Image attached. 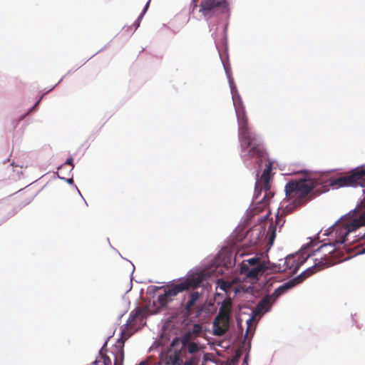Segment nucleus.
Returning a JSON list of instances; mask_svg holds the SVG:
<instances>
[{"label":"nucleus","mask_w":365,"mask_h":365,"mask_svg":"<svg viewBox=\"0 0 365 365\" xmlns=\"http://www.w3.org/2000/svg\"><path fill=\"white\" fill-rule=\"evenodd\" d=\"M334 250V248L331 245L323 244L307 257H303L302 255H289L284 259H279L277 271L279 272L289 271V274H294L308 258L314 257V265L307 269L298 277L301 279L300 281H303L317 272L328 267L330 265V259L328 255Z\"/></svg>","instance_id":"nucleus-1"},{"label":"nucleus","mask_w":365,"mask_h":365,"mask_svg":"<svg viewBox=\"0 0 365 365\" xmlns=\"http://www.w3.org/2000/svg\"><path fill=\"white\" fill-rule=\"evenodd\" d=\"M234 105L237 118L240 147L242 152L245 153L242 158L244 161L255 158L256 162L259 163L264 154L263 146L256 135L250 131L247 124V117L242 103H234Z\"/></svg>","instance_id":"nucleus-2"},{"label":"nucleus","mask_w":365,"mask_h":365,"mask_svg":"<svg viewBox=\"0 0 365 365\" xmlns=\"http://www.w3.org/2000/svg\"><path fill=\"white\" fill-rule=\"evenodd\" d=\"M322 183V181L315 175L306 173L303 178L292 180L286 184V197L292 200L296 206L304 205L308 201L310 192Z\"/></svg>","instance_id":"nucleus-3"},{"label":"nucleus","mask_w":365,"mask_h":365,"mask_svg":"<svg viewBox=\"0 0 365 365\" xmlns=\"http://www.w3.org/2000/svg\"><path fill=\"white\" fill-rule=\"evenodd\" d=\"M364 205V200H361L360 204L356 208L355 212L356 217L350 221H343L336 225L334 227L336 234L337 235V242L341 244L345 243L347 241V236L349 232L356 230L361 226L365 225L364 223V218L365 217V207Z\"/></svg>","instance_id":"nucleus-4"},{"label":"nucleus","mask_w":365,"mask_h":365,"mask_svg":"<svg viewBox=\"0 0 365 365\" xmlns=\"http://www.w3.org/2000/svg\"><path fill=\"white\" fill-rule=\"evenodd\" d=\"M202 282L201 276L187 277L179 283L175 284L170 289L165 292L163 294L158 297V302L160 306L165 307L171 302L178 293L190 289H195L198 287Z\"/></svg>","instance_id":"nucleus-5"},{"label":"nucleus","mask_w":365,"mask_h":365,"mask_svg":"<svg viewBox=\"0 0 365 365\" xmlns=\"http://www.w3.org/2000/svg\"><path fill=\"white\" fill-rule=\"evenodd\" d=\"M200 12L205 18H211L227 10L226 0H202L200 4Z\"/></svg>","instance_id":"nucleus-6"},{"label":"nucleus","mask_w":365,"mask_h":365,"mask_svg":"<svg viewBox=\"0 0 365 365\" xmlns=\"http://www.w3.org/2000/svg\"><path fill=\"white\" fill-rule=\"evenodd\" d=\"M364 178L365 169L358 168L352 170L349 175L336 178L332 184L339 187L353 186L361 183Z\"/></svg>","instance_id":"nucleus-7"},{"label":"nucleus","mask_w":365,"mask_h":365,"mask_svg":"<svg viewBox=\"0 0 365 365\" xmlns=\"http://www.w3.org/2000/svg\"><path fill=\"white\" fill-rule=\"evenodd\" d=\"M145 314L143 309L136 308L133 310L126 323L127 330L134 332L144 324Z\"/></svg>","instance_id":"nucleus-8"},{"label":"nucleus","mask_w":365,"mask_h":365,"mask_svg":"<svg viewBox=\"0 0 365 365\" xmlns=\"http://www.w3.org/2000/svg\"><path fill=\"white\" fill-rule=\"evenodd\" d=\"M267 267L264 263L257 264L251 269L249 268L248 264L242 262L240 266V273L245 274L246 276L252 279H256L259 275L262 274L263 272L267 269Z\"/></svg>","instance_id":"nucleus-9"},{"label":"nucleus","mask_w":365,"mask_h":365,"mask_svg":"<svg viewBox=\"0 0 365 365\" xmlns=\"http://www.w3.org/2000/svg\"><path fill=\"white\" fill-rule=\"evenodd\" d=\"M230 318H219L216 316L213 322V333L216 336H222L228 330L230 325Z\"/></svg>","instance_id":"nucleus-10"},{"label":"nucleus","mask_w":365,"mask_h":365,"mask_svg":"<svg viewBox=\"0 0 365 365\" xmlns=\"http://www.w3.org/2000/svg\"><path fill=\"white\" fill-rule=\"evenodd\" d=\"M270 168H267V169H265L262 173L260 180L257 182L255 187L256 190L258 189L259 186L264 189V190L265 191V195L264 198L266 197V196L267 195V192H269L270 190Z\"/></svg>","instance_id":"nucleus-11"},{"label":"nucleus","mask_w":365,"mask_h":365,"mask_svg":"<svg viewBox=\"0 0 365 365\" xmlns=\"http://www.w3.org/2000/svg\"><path fill=\"white\" fill-rule=\"evenodd\" d=\"M275 300L276 299L271 294L264 296L257 305V311L261 313L268 312Z\"/></svg>","instance_id":"nucleus-12"},{"label":"nucleus","mask_w":365,"mask_h":365,"mask_svg":"<svg viewBox=\"0 0 365 365\" xmlns=\"http://www.w3.org/2000/svg\"><path fill=\"white\" fill-rule=\"evenodd\" d=\"M232 306V302L230 298L225 299L221 304L217 316L219 318H230L231 309Z\"/></svg>","instance_id":"nucleus-13"},{"label":"nucleus","mask_w":365,"mask_h":365,"mask_svg":"<svg viewBox=\"0 0 365 365\" xmlns=\"http://www.w3.org/2000/svg\"><path fill=\"white\" fill-rule=\"evenodd\" d=\"M200 297V294L198 292H193L190 294L188 301L185 307V312L186 314L190 315L192 314L193 307Z\"/></svg>","instance_id":"nucleus-14"},{"label":"nucleus","mask_w":365,"mask_h":365,"mask_svg":"<svg viewBox=\"0 0 365 365\" xmlns=\"http://www.w3.org/2000/svg\"><path fill=\"white\" fill-rule=\"evenodd\" d=\"M190 334H186L185 336V337L183 338L182 344H184V346H186L187 351L190 354H195L197 351H198L199 347H198L197 344H196L195 342L186 343L190 339Z\"/></svg>","instance_id":"nucleus-15"},{"label":"nucleus","mask_w":365,"mask_h":365,"mask_svg":"<svg viewBox=\"0 0 365 365\" xmlns=\"http://www.w3.org/2000/svg\"><path fill=\"white\" fill-rule=\"evenodd\" d=\"M293 287V284L290 282H287L282 286L277 288L274 292L271 294L273 297L277 299L280 295L284 294L287 290Z\"/></svg>","instance_id":"nucleus-16"},{"label":"nucleus","mask_w":365,"mask_h":365,"mask_svg":"<svg viewBox=\"0 0 365 365\" xmlns=\"http://www.w3.org/2000/svg\"><path fill=\"white\" fill-rule=\"evenodd\" d=\"M267 235L268 237V242L270 245H272L276 237V225H274L273 222H271L269 225Z\"/></svg>","instance_id":"nucleus-17"},{"label":"nucleus","mask_w":365,"mask_h":365,"mask_svg":"<svg viewBox=\"0 0 365 365\" xmlns=\"http://www.w3.org/2000/svg\"><path fill=\"white\" fill-rule=\"evenodd\" d=\"M67 168H68L69 173L71 172L72 170L73 169L74 165L73 164V158H68L63 165H61L58 168V174L59 177H60V175L63 174V169Z\"/></svg>","instance_id":"nucleus-18"},{"label":"nucleus","mask_w":365,"mask_h":365,"mask_svg":"<svg viewBox=\"0 0 365 365\" xmlns=\"http://www.w3.org/2000/svg\"><path fill=\"white\" fill-rule=\"evenodd\" d=\"M217 287L222 291L227 292L232 287V283L227 281H225L222 279H217Z\"/></svg>","instance_id":"nucleus-19"},{"label":"nucleus","mask_w":365,"mask_h":365,"mask_svg":"<svg viewBox=\"0 0 365 365\" xmlns=\"http://www.w3.org/2000/svg\"><path fill=\"white\" fill-rule=\"evenodd\" d=\"M244 262L245 263L248 264V266L250 265L253 267L257 266V264L261 263H264V262L261 261V258L259 257L258 256H255L252 258L245 260Z\"/></svg>","instance_id":"nucleus-20"},{"label":"nucleus","mask_w":365,"mask_h":365,"mask_svg":"<svg viewBox=\"0 0 365 365\" xmlns=\"http://www.w3.org/2000/svg\"><path fill=\"white\" fill-rule=\"evenodd\" d=\"M171 360L172 363L170 365H181L182 363V360L177 355L174 356L173 359Z\"/></svg>","instance_id":"nucleus-21"},{"label":"nucleus","mask_w":365,"mask_h":365,"mask_svg":"<svg viewBox=\"0 0 365 365\" xmlns=\"http://www.w3.org/2000/svg\"><path fill=\"white\" fill-rule=\"evenodd\" d=\"M103 363L105 365H111V360L106 355L103 356Z\"/></svg>","instance_id":"nucleus-22"},{"label":"nucleus","mask_w":365,"mask_h":365,"mask_svg":"<svg viewBox=\"0 0 365 365\" xmlns=\"http://www.w3.org/2000/svg\"><path fill=\"white\" fill-rule=\"evenodd\" d=\"M148 6H149V1L146 4V5H145L143 12L141 13L140 16L138 18V20L142 18V16L145 14V13L146 12Z\"/></svg>","instance_id":"nucleus-23"},{"label":"nucleus","mask_w":365,"mask_h":365,"mask_svg":"<svg viewBox=\"0 0 365 365\" xmlns=\"http://www.w3.org/2000/svg\"><path fill=\"white\" fill-rule=\"evenodd\" d=\"M197 1L198 0H192V3H193V9H192V10H194L195 8H197Z\"/></svg>","instance_id":"nucleus-24"},{"label":"nucleus","mask_w":365,"mask_h":365,"mask_svg":"<svg viewBox=\"0 0 365 365\" xmlns=\"http://www.w3.org/2000/svg\"><path fill=\"white\" fill-rule=\"evenodd\" d=\"M138 365H148V364L147 361H143L140 364H138Z\"/></svg>","instance_id":"nucleus-25"},{"label":"nucleus","mask_w":365,"mask_h":365,"mask_svg":"<svg viewBox=\"0 0 365 365\" xmlns=\"http://www.w3.org/2000/svg\"><path fill=\"white\" fill-rule=\"evenodd\" d=\"M360 253H365V247L361 249V251H359Z\"/></svg>","instance_id":"nucleus-26"},{"label":"nucleus","mask_w":365,"mask_h":365,"mask_svg":"<svg viewBox=\"0 0 365 365\" xmlns=\"http://www.w3.org/2000/svg\"><path fill=\"white\" fill-rule=\"evenodd\" d=\"M192 364V362L191 361H188V362H186L185 365H191Z\"/></svg>","instance_id":"nucleus-27"},{"label":"nucleus","mask_w":365,"mask_h":365,"mask_svg":"<svg viewBox=\"0 0 365 365\" xmlns=\"http://www.w3.org/2000/svg\"><path fill=\"white\" fill-rule=\"evenodd\" d=\"M64 170H65V171H68V168H64V169H63V171H64Z\"/></svg>","instance_id":"nucleus-28"},{"label":"nucleus","mask_w":365,"mask_h":365,"mask_svg":"<svg viewBox=\"0 0 365 365\" xmlns=\"http://www.w3.org/2000/svg\"><path fill=\"white\" fill-rule=\"evenodd\" d=\"M69 182H73V179L71 178L69 180H68Z\"/></svg>","instance_id":"nucleus-29"}]
</instances>
